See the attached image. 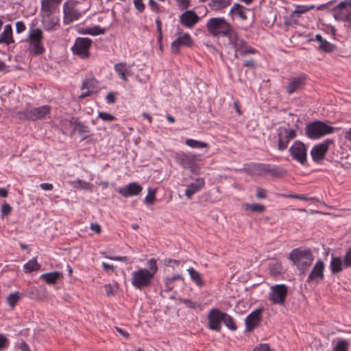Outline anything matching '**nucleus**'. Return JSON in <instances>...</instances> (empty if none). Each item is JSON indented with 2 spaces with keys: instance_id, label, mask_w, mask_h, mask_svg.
Returning a JSON list of instances; mask_svg holds the SVG:
<instances>
[{
  "instance_id": "53",
  "label": "nucleus",
  "mask_w": 351,
  "mask_h": 351,
  "mask_svg": "<svg viewBox=\"0 0 351 351\" xmlns=\"http://www.w3.org/2000/svg\"><path fill=\"white\" fill-rule=\"evenodd\" d=\"M134 4L138 12H143L144 11L145 5L143 3V0H134Z\"/></svg>"
},
{
  "instance_id": "47",
  "label": "nucleus",
  "mask_w": 351,
  "mask_h": 351,
  "mask_svg": "<svg viewBox=\"0 0 351 351\" xmlns=\"http://www.w3.org/2000/svg\"><path fill=\"white\" fill-rule=\"evenodd\" d=\"M12 206L8 204L4 203L1 206V215L2 217H8L12 212Z\"/></svg>"
},
{
  "instance_id": "57",
  "label": "nucleus",
  "mask_w": 351,
  "mask_h": 351,
  "mask_svg": "<svg viewBox=\"0 0 351 351\" xmlns=\"http://www.w3.org/2000/svg\"><path fill=\"white\" fill-rule=\"evenodd\" d=\"M26 29V26L23 21H18L16 23V31L18 34H21Z\"/></svg>"
},
{
  "instance_id": "38",
  "label": "nucleus",
  "mask_w": 351,
  "mask_h": 351,
  "mask_svg": "<svg viewBox=\"0 0 351 351\" xmlns=\"http://www.w3.org/2000/svg\"><path fill=\"white\" fill-rule=\"evenodd\" d=\"M185 143L186 145L193 148H204L208 147L206 143L191 138L186 139Z\"/></svg>"
},
{
  "instance_id": "36",
  "label": "nucleus",
  "mask_w": 351,
  "mask_h": 351,
  "mask_svg": "<svg viewBox=\"0 0 351 351\" xmlns=\"http://www.w3.org/2000/svg\"><path fill=\"white\" fill-rule=\"evenodd\" d=\"M349 341L343 339H337L332 351H348Z\"/></svg>"
},
{
  "instance_id": "49",
  "label": "nucleus",
  "mask_w": 351,
  "mask_h": 351,
  "mask_svg": "<svg viewBox=\"0 0 351 351\" xmlns=\"http://www.w3.org/2000/svg\"><path fill=\"white\" fill-rule=\"evenodd\" d=\"M156 25L158 32V42L161 44L162 40V22L159 17L156 19Z\"/></svg>"
},
{
  "instance_id": "8",
  "label": "nucleus",
  "mask_w": 351,
  "mask_h": 351,
  "mask_svg": "<svg viewBox=\"0 0 351 351\" xmlns=\"http://www.w3.org/2000/svg\"><path fill=\"white\" fill-rule=\"evenodd\" d=\"M351 7V0L341 1L334 8V18L336 21H342L349 23L348 28L351 27V11L348 8Z\"/></svg>"
},
{
  "instance_id": "48",
  "label": "nucleus",
  "mask_w": 351,
  "mask_h": 351,
  "mask_svg": "<svg viewBox=\"0 0 351 351\" xmlns=\"http://www.w3.org/2000/svg\"><path fill=\"white\" fill-rule=\"evenodd\" d=\"M232 32V26L227 22L226 25L223 27V28L220 31V35H222L224 37H228L230 40V38H232L231 36Z\"/></svg>"
},
{
  "instance_id": "59",
  "label": "nucleus",
  "mask_w": 351,
  "mask_h": 351,
  "mask_svg": "<svg viewBox=\"0 0 351 351\" xmlns=\"http://www.w3.org/2000/svg\"><path fill=\"white\" fill-rule=\"evenodd\" d=\"M149 5L152 7L154 11H156V12H160L158 4L154 0H149Z\"/></svg>"
},
{
  "instance_id": "16",
  "label": "nucleus",
  "mask_w": 351,
  "mask_h": 351,
  "mask_svg": "<svg viewBox=\"0 0 351 351\" xmlns=\"http://www.w3.org/2000/svg\"><path fill=\"white\" fill-rule=\"evenodd\" d=\"M263 311V308H257L247 316L245 320V331L251 332L260 324Z\"/></svg>"
},
{
  "instance_id": "37",
  "label": "nucleus",
  "mask_w": 351,
  "mask_h": 351,
  "mask_svg": "<svg viewBox=\"0 0 351 351\" xmlns=\"http://www.w3.org/2000/svg\"><path fill=\"white\" fill-rule=\"evenodd\" d=\"M223 322L230 330H237V327L233 320V318L230 315L227 314L226 313H223Z\"/></svg>"
},
{
  "instance_id": "11",
  "label": "nucleus",
  "mask_w": 351,
  "mask_h": 351,
  "mask_svg": "<svg viewBox=\"0 0 351 351\" xmlns=\"http://www.w3.org/2000/svg\"><path fill=\"white\" fill-rule=\"evenodd\" d=\"M287 295V287L284 284L274 285L271 287L269 299L274 303L283 305Z\"/></svg>"
},
{
  "instance_id": "23",
  "label": "nucleus",
  "mask_w": 351,
  "mask_h": 351,
  "mask_svg": "<svg viewBox=\"0 0 351 351\" xmlns=\"http://www.w3.org/2000/svg\"><path fill=\"white\" fill-rule=\"evenodd\" d=\"M143 190V187L136 182H131L124 187H121L118 193L123 197H130L138 195Z\"/></svg>"
},
{
  "instance_id": "22",
  "label": "nucleus",
  "mask_w": 351,
  "mask_h": 351,
  "mask_svg": "<svg viewBox=\"0 0 351 351\" xmlns=\"http://www.w3.org/2000/svg\"><path fill=\"white\" fill-rule=\"evenodd\" d=\"M199 20L197 14L193 10H189L180 16L179 21L184 27L192 28Z\"/></svg>"
},
{
  "instance_id": "27",
  "label": "nucleus",
  "mask_w": 351,
  "mask_h": 351,
  "mask_svg": "<svg viewBox=\"0 0 351 351\" xmlns=\"http://www.w3.org/2000/svg\"><path fill=\"white\" fill-rule=\"evenodd\" d=\"M14 42L12 25L8 24L5 25L3 32L0 34V44L3 43L8 45Z\"/></svg>"
},
{
  "instance_id": "28",
  "label": "nucleus",
  "mask_w": 351,
  "mask_h": 351,
  "mask_svg": "<svg viewBox=\"0 0 351 351\" xmlns=\"http://www.w3.org/2000/svg\"><path fill=\"white\" fill-rule=\"evenodd\" d=\"M188 272L192 280L198 287H202L204 285V282L202 279V275L199 271H197L193 267H190L189 269H188Z\"/></svg>"
},
{
  "instance_id": "31",
  "label": "nucleus",
  "mask_w": 351,
  "mask_h": 351,
  "mask_svg": "<svg viewBox=\"0 0 351 351\" xmlns=\"http://www.w3.org/2000/svg\"><path fill=\"white\" fill-rule=\"evenodd\" d=\"M126 63L119 62L114 65V70L123 81L127 80L126 75L130 73Z\"/></svg>"
},
{
  "instance_id": "39",
  "label": "nucleus",
  "mask_w": 351,
  "mask_h": 351,
  "mask_svg": "<svg viewBox=\"0 0 351 351\" xmlns=\"http://www.w3.org/2000/svg\"><path fill=\"white\" fill-rule=\"evenodd\" d=\"M244 206L254 213H262L265 210V206L260 204H245Z\"/></svg>"
},
{
  "instance_id": "52",
  "label": "nucleus",
  "mask_w": 351,
  "mask_h": 351,
  "mask_svg": "<svg viewBox=\"0 0 351 351\" xmlns=\"http://www.w3.org/2000/svg\"><path fill=\"white\" fill-rule=\"evenodd\" d=\"M253 351H272L270 349L269 345L268 343H261L258 346H256Z\"/></svg>"
},
{
  "instance_id": "32",
  "label": "nucleus",
  "mask_w": 351,
  "mask_h": 351,
  "mask_svg": "<svg viewBox=\"0 0 351 351\" xmlns=\"http://www.w3.org/2000/svg\"><path fill=\"white\" fill-rule=\"evenodd\" d=\"M106 32V29L104 28H101L99 26H94L92 27H87L83 29L80 33L82 34H90L91 36H97L100 34H104Z\"/></svg>"
},
{
  "instance_id": "5",
  "label": "nucleus",
  "mask_w": 351,
  "mask_h": 351,
  "mask_svg": "<svg viewBox=\"0 0 351 351\" xmlns=\"http://www.w3.org/2000/svg\"><path fill=\"white\" fill-rule=\"evenodd\" d=\"M153 278L147 269H139L132 273L131 283L136 289H143L152 285Z\"/></svg>"
},
{
  "instance_id": "21",
  "label": "nucleus",
  "mask_w": 351,
  "mask_h": 351,
  "mask_svg": "<svg viewBox=\"0 0 351 351\" xmlns=\"http://www.w3.org/2000/svg\"><path fill=\"white\" fill-rule=\"evenodd\" d=\"M63 12V23L65 25H69L77 20L81 16V13L73 5H70L68 2L64 3Z\"/></svg>"
},
{
  "instance_id": "46",
  "label": "nucleus",
  "mask_w": 351,
  "mask_h": 351,
  "mask_svg": "<svg viewBox=\"0 0 351 351\" xmlns=\"http://www.w3.org/2000/svg\"><path fill=\"white\" fill-rule=\"evenodd\" d=\"M313 5L311 6H298L297 9L292 12L291 14V19H293L297 14H303L313 8Z\"/></svg>"
},
{
  "instance_id": "4",
  "label": "nucleus",
  "mask_w": 351,
  "mask_h": 351,
  "mask_svg": "<svg viewBox=\"0 0 351 351\" xmlns=\"http://www.w3.org/2000/svg\"><path fill=\"white\" fill-rule=\"evenodd\" d=\"M93 40L89 38L77 37L71 50L73 54L81 59L87 60L90 57V49Z\"/></svg>"
},
{
  "instance_id": "54",
  "label": "nucleus",
  "mask_w": 351,
  "mask_h": 351,
  "mask_svg": "<svg viewBox=\"0 0 351 351\" xmlns=\"http://www.w3.org/2000/svg\"><path fill=\"white\" fill-rule=\"evenodd\" d=\"M9 340L3 335L0 334V350L8 348Z\"/></svg>"
},
{
  "instance_id": "40",
  "label": "nucleus",
  "mask_w": 351,
  "mask_h": 351,
  "mask_svg": "<svg viewBox=\"0 0 351 351\" xmlns=\"http://www.w3.org/2000/svg\"><path fill=\"white\" fill-rule=\"evenodd\" d=\"M73 183V186L75 188L91 191L92 185L87 182H85L84 180L78 179L77 181H75Z\"/></svg>"
},
{
  "instance_id": "64",
  "label": "nucleus",
  "mask_w": 351,
  "mask_h": 351,
  "mask_svg": "<svg viewBox=\"0 0 351 351\" xmlns=\"http://www.w3.org/2000/svg\"><path fill=\"white\" fill-rule=\"evenodd\" d=\"M19 348L21 351H31L29 346L25 341H23L19 344Z\"/></svg>"
},
{
  "instance_id": "43",
  "label": "nucleus",
  "mask_w": 351,
  "mask_h": 351,
  "mask_svg": "<svg viewBox=\"0 0 351 351\" xmlns=\"http://www.w3.org/2000/svg\"><path fill=\"white\" fill-rule=\"evenodd\" d=\"M148 267L147 269L150 274H152V277H154L155 274L158 271V265L156 263V260L154 258L149 259L147 262Z\"/></svg>"
},
{
  "instance_id": "55",
  "label": "nucleus",
  "mask_w": 351,
  "mask_h": 351,
  "mask_svg": "<svg viewBox=\"0 0 351 351\" xmlns=\"http://www.w3.org/2000/svg\"><path fill=\"white\" fill-rule=\"evenodd\" d=\"M174 289L173 282L169 278H167L165 280V290L166 291H171Z\"/></svg>"
},
{
  "instance_id": "12",
  "label": "nucleus",
  "mask_w": 351,
  "mask_h": 351,
  "mask_svg": "<svg viewBox=\"0 0 351 351\" xmlns=\"http://www.w3.org/2000/svg\"><path fill=\"white\" fill-rule=\"evenodd\" d=\"M333 140L326 139L322 143L313 146L311 151L313 160L315 162H319L324 160L328 151L329 146L333 144Z\"/></svg>"
},
{
  "instance_id": "2",
  "label": "nucleus",
  "mask_w": 351,
  "mask_h": 351,
  "mask_svg": "<svg viewBox=\"0 0 351 351\" xmlns=\"http://www.w3.org/2000/svg\"><path fill=\"white\" fill-rule=\"evenodd\" d=\"M337 129L322 121H315L308 123L305 128V134L310 139H318L322 136L332 134Z\"/></svg>"
},
{
  "instance_id": "14",
  "label": "nucleus",
  "mask_w": 351,
  "mask_h": 351,
  "mask_svg": "<svg viewBox=\"0 0 351 351\" xmlns=\"http://www.w3.org/2000/svg\"><path fill=\"white\" fill-rule=\"evenodd\" d=\"M306 80L307 75L306 74H302L290 78L285 87L287 93L292 95L295 92L300 91L306 86Z\"/></svg>"
},
{
  "instance_id": "58",
  "label": "nucleus",
  "mask_w": 351,
  "mask_h": 351,
  "mask_svg": "<svg viewBox=\"0 0 351 351\" xmlns=\"http://www.w3.org/2000/svg\"><path fill=\"white\" fill-rule=\"evenodd\" d=\"M256 197L258 199H265L266 198V191L261 187H258L256 189Z\"/></svg>"
},
{
  "instance_id": "10",
  "label": "nucleus",
  "mask_w": 351,
  "mask_h": 351,
  "mask_svg": "<svg viewBox=\"0 0 351 351\" xmlns=\"http://www.w3.org/2000/svg\"><path fill=\"white\" fill-rule=\"evenodd\" d=\"M230 45L234 49L235 52H239L241 56L247 54H254L257 53V50L248 45V43L238 36L230 38ZM235 58H237V53H235Z\"/></svg>"
},
{
  "instance_id": "42",
  "label": "nucleus",
  "mask_w": 351,
  "mask_h": 351,
  "mask_svg": "<svg viewBox=\"0 0 351 351\" xmlns=\"http://www.w3.org/2000/svg\"><path fill=\"white\" fill-rule=\"evenodd\" d=\"M21 297L18 292L10 293L7 297V302L11 307H14L17 302L19 301Z\"/></svg>"
},
{
  "instance_id": "15",
  "label": "nucleus",
  "mask_w": 351,
  "mask_h": 351,
  "mask_svg": "<svg viewBox=\"0 0 351 351\" xmlns=\"http://www.w3.org/2000/svg\"><path fill=\"white\" fill-rule=\"evenodd\" d=\"M223 312L217 308H212L208 315V328L210 330L219 332L221 328V322H223Z\"/></svg>"
},
{
  "instance_id": "44",
  "label": "nucleus",
  "mask_w": 351,
  "mask_h": 351,
  "mask_svg": "<svg viewBox=\"0 0 351 351\" xmlns=\"http://www.w3.org/2000/svg\"><path fill=\"white\" fill-rule=\"evenodd\" d=\"M180 302L185 305L186 307L191 308V309H195L198 307H200L201 304L199 302H193L188 299H180Z\"/></svg>"
},
{
  "instance_id": "45",
  "label": "nucleus",
  "mask_w": 351,
  "mask_h": 351,
  "mask_svg": "<svg viewBox=\"0 0 351 351\" xmlns=\"http://www.w3.org/2000/svg\"><path fill=\"white\" fill-rule=\"evenodd\" d=\"M155 193H156L155 189L153 190L150 188L148 189L147 195L145 198V203L147 205H152L154 204L155 199H156Z\"/></svg>"
},
{
  "instance_id": "30",
  "label": "nucleus",
  "mask_w": 351,
  "mask_h": 351,
  "mask_svg": "<svg viewBox=\"0 0 351 351\" xmlns=\"http://www.w3.org/2000/svg\"><path fill=\"white\" fill-rule=\"evenodd\" d=\"M231 3V0H210L209 6L213 10H219L226 8Z\"/></svg>"
},
{
  "instance_id": "29",
  "label": "nucleus",
  "mask_w": 351,
  "mask_h": 351,
  "mask_svg": "<svg viewBox=\"0 0 351 351\" xmlns=\"http://www.w3.org/2000/svg\"><path fill=\"white\" fill-rule=\"evenodd\" d=\"M343 263L341 258H332L330 262V269L333 274L341 272L343 269Z\"/></svg>"
},
{
  "instance_id": "9",
  "label": "nucleus",
  "mask_w": 351,
  "mask_h": 351,
  "mask_svg": "<svg viewBox=\"0 0 351 351\" xmlns=\"http://www.w3.org/2000/svg\"><path fill=\"white\" fill-rule=\"evenodd\" d=\"M253 170L261 176L269 173L276 178L283 177L287 173L285 170L278 166L264 163L254 164Z\"/></svg>"
},
{
  "instance_id": "34",
  "label": "nucleus",
  "mask_w": 351,
  "mask_h": 351,
  "mask_svg": "<svg viewBox=\"0 0 351 351\" xmlns=\"http://www.w3.org/2000/svg\"><path fill=\"white\" fill-rule=\"evenodd\" d=\"M40 267V265L37 263L36 259L34 258L24 265L23 269L25 273H31L39 269Z\"/></svg>"
},
{
  "instance_id": "19",
  "label": "nucleus",
  "mask_w": 351,
  "mask_h": 351,
  "mask_svg": "<svg viewBox=\"0 0 351 351\" xmlns=\"http://www.w3.org/2000/svg\"><path fill=\"white\" fill-rule=\"evenodd\" d=\"M227 21L223 18H212L207 21L206 28L208 32L213 36L220 35V31Z\"/></svg>"
},
{
  "instance_id": "17",
  "label": "nucleus",
  "mask_w": 351,
  "mask_h": 351,
  "mask_svg": "<svg viewBox=\"0 0 351 351\" xmlns=\"http://www.w3.org/2000/svg\"><path fill=\"white\" fill-rule=\"evenodd\" d=\"M324 263L321 259L318 260L310 272L306 282L318 283L322 281L324 278Z\"/></svg>"
},
{
  "instance_id": "26",
  "label": "nucleus",
  "mask_w": 351,
  "mask_h": 351,
  "mask_svg": "<svg viewBox=\"0 0 351 351\" xmlns=\"http://www.w3.org/2000/svg\"><path fill=\"white\" fill-rule=\"evenodd\" d=\"M176 160L177 162L184 168L190 169L191 171H194V156H190L185 154H178L176 157Z\"/></svg>"
},
{
  "instance_id": "13",
  "label": "nucleus",
  "mask_w": 351,
  "mask_h": 351,
  "mask_svg": "<svg viewBox=\"0 0 351 351\" xmlns=\"http://www.w3.org/2000/svg\"><path fill=\"white\" fill-rule=\"evenodd\" d=\"M278 131V149L279 151L285 150L289 141L297 136V132L293 129L280 128Z\"/></svg>"
},
{
  "instance_id": "1",
  "label": "nucleus",
  "mask_w": 351,
  "mask_h": 351,
  "mask_svg": "<svg viewBox=\"0 0 351 351\" xmlns=\"http://www.w3.org/2000/svg\"><path fill=\"white\" fill-rule=\"evenodd\" d=\"M288 258L304 274L312 265L314 256L310 249L295 248L289 253Z\"/></svg>"
},
{
  "instance_id": "41",
  "label": "nucleus",
  "mask_w": 351,
  "mask_h": 351,
  "mask_svg": "<svg viewBox=\"0 0 351 351\" xmlns=\"http://www.w3.org/2000/svg\"><path fill=\"white\" fill-rule=\"evenodd\" d=\"M335 45L331 44L325 40L322 43L319 44V49L327 53L332 52L335 49Z\"/></svg>"
},
{
  "instance_id": "33",
  "label": "nucleus",
  "mask_w": 351,
  "mask_h": 351,
  "mask_svg": "<svg viewBox=\"0 0 351 351\" xmlns=\"http://www.w3.org/2000/svg\"><path fill=\"white\" fill-rule=\"evenodd\" d=\"M269 269L270 271V274L274 277H277L282 274V264L279 262H271L269 264Z\"/></svg>"
},
{
  "instance_id": "63",
  "label": "nucleus",
  "mask_w": 351,
  "mask_h": 351,
  "mask_svg": "<svg viewBox=\"0 0 351 351\" xmlns=\"http://www.w3.org/2000/svg\"><path fill=\"white\" fill-rule=\"evenodd\" d=\"M40 186L45 191H51L53 189V184L50 183H42Z\"/></svg>"
},
{
  "instance_id": "51",
  "label": "nucleus",
  "mask_w": 351,
  "mask_h": 351,
  "mask_svg": "<svg viewBox=\"0 0 351 351\" xmlns=\"http://www.w3.org/2000/svg\"><path fill=\"white\" fill-rule=\"evenodd\" d=\"M342 261L346 267H351V247L346 253Z\"/></svg>"
},
{
  "instance_id": "3",
  "label": "nucleus",
  "mask_w": 351,
  "mask_h": 351,
  "mask_svg": "<svg viewBox=\"0 0 351 351\" xmlns=\"http://www.w3.org/2000/svg\"><path fill=\"white\" fill-rule=\"evenodd\" d=\"M43 33L40 29L32 27L29 29L27 42L29 51L32 54L38 56L44 53L45 49L43 43Z\"/></svg>"
},
{
  "instance_id": "56",
  "label": "nucleus",
  "mask_w": 351,
  "mask_h": 351,
  "mask_svg": "<svg viewBox=\"0 0 351 351\" xmlns=\"http://www.w3.org/2000/svg\"><path fill=\"white\" fill-rule=\"evenodd\" d=\"M104 290L106 295L108 297L112 296L114 295V290L112 286L110 284H107L104 285Z\"/></svg>"
},
{
  "instance_id": "6",
  "label": "nucleus",
  "mask_w": 351,
  "mask_h": 351,
  "mask_svg": "<svg viewBox=\"0 0 351 351\" xmlns=\"http://www.w3.org/2000/svg\"><path fill=\"white\" fill-rule=\"evenodd\" d=\"M50 112L51 108L49 106H42L20 112L19 116L21 119L35 121L45 119Z\"/></svg>"
},
{
  "instance_id": "62",
  "label": "nucleus",
  "mask_w": 351,
  "mask_h": 351,
  "mask_svg": "<svg viewBox=\"0 0 351 351\" xmlns=\"http://www.w3.org/2000/svg\"><path fill=\"white\" fill-rule=\"evenodd\" d=\"M90 229L96 233H100L101 231V226L96 223H92L90 224Z\"/></svg>"
},
{
  "instance_id": "25",
  "label": "nucleus",
  "mask_w": 351,
  "mask_h": 351,
  "mask_svg": "<svg viewBox=\"0 0 351 351\" xmlns=\"http://www.w3.org/2000/svg\"><path fill=\"white\" fill-rule=\"evenodd\" d=\"M62 1V0H41V10L47 15H50L54 12Z\"/></svg>"
},
{
  "instance_id": "18",
  "label": "nucleus",
  "mask_w": 351,
  "mask_h": 351,
  "mask_svg": "<svg viewBox=\"0 0 351 351\" xmlns=\"http://www.w3.org/2000/svg\"><path fill=\"white\" fill-rule=\"evenodd\" d=\"M69 124L73 126V132H77L79 135L82 136V140L86 139L89 135L90 130L88 125L80 120L79 117H70Z\"/></svg>"
},
{
  "instance_id": "20",
  "label": "nucleus",
  "mask_w": 351,
  "mask_h": 351,
  "mask_svg": "<svg viewBox=\"0 0 351 351\" xmlns=\"http://www.w3.org/2000/svg\"><path fill=\"white\" fill-rule=\"evenodd\" d=\"M193 45V41L191 36L185 33L182 36H180L175 40L171 43V51L174 54H178L180 52V47L184 46L190 47Z\"/></svg>"
},
{
  "instance_id": "24",
  "label": "nucleus",
  "mask_w": 351,
  "mask_h": 351,
  "mask_svg": "<svg viewBox=\"0 0 351 351\" xmlns=\"http://www.w3.org/2000/svg\"><path fill=\"white\" fill-rule=\"evenodd\" d=\"M205 185V182L203 178H197L195 182L189 184L185 190V195L191 199L192 196L196 193L199 192Z\"/></svg>"
},
{
  "instance_id": "7",
  "label": "nucleus",
  "mask_w": 351,
  "mask_h": 351,
  "mask_svg": "<svg viewBox=\"0 0 351 351\" xmlns=\"http://www.w3.org/2000/svg\"><path fill=\"white\" fill-rule=\"evenodd\" d=\"M289 153L293 160L297 161L302 165L306 164L307 147L302 141L299 140L294 141L289 149Z\"/></svg>"
},
{
  "instance_id": "35",
  "label": "nucleus",
  "mask_w": 351,
  "mask_h": 351,
  "mask_svg": "<svg viewBox=\"0 0 351 351\" xmlns=\"http://www.w3.org/2000/svg\"><path fill=\"white\" fill-rule=\"evenodd\" d=\"M60 273L57 271L44 274L41 276V278L49 285L54 284L57 280L60 278Z\"/></svg>"
},
{
  "instance_id": "61",
  "label": "nucleus",
  "mask_w": 351,
  "mask_h": 351,
  "mask_svg": "<svg viewBox=\"0 0 351 351\" xmlns=\"http://www.w3.org/2000/svg\"><path fill=\"white\" fill-rule=\"evenodd\" d=\"M106 99L108 104H112L115 102V96L113 93H108Z\"/></svg>"
},
{
  "instance_id": "60",
  "label": "nucleus",
  "mask_w": 351,
  "mask_h": 351,
  "mask_svg": "<svg viewBox=\"0 0 351 351\" xmlns=\"http://www.w3.org/2000/svg\"><path fill=\"white\" fill-rule=\"evenodd\" d=\"M182 9H186L190 5V0H176Z\"/></svg>"
},
{
  "instance_id": "50",
  "label": "nucleus",
  "mask_w": 351,
  "mask_h": 351,
  "mask_svg": "<svg viewBox=\"0 0 351 351\" xmlns=\"http://www.w3.org/2000/svg\"><path fill=\"white\" fill-rule=\"evenodd\" d=\"M98 117L104 121H112L116 119V117L114 115L106 112H99Z\"/></svg>"
}]
</instances>
